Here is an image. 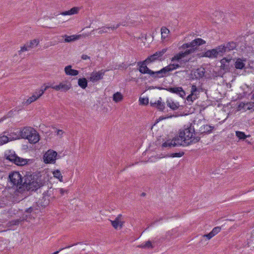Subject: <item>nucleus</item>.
<instances>
[{
	"label": "nucleus",
	"instance_id": "59",
	"mask_svg": "<svg viewBox=\"0 0 254 254\" xmlns=\"http://www.w3.org/2000/svg\"><path fill=\"white\" fill-rule=\"evenodd\" d=\"M72 246H73V245L71 246H66L65 248H61V249L59 250V251H56V252H54V253H53L52 254H58L61 251L64 250V249L70 248Z\"/></svg>",
	"mask_w": 254,
	"mask_h": 254
},
{
	"label": "nucleus",
	"instance_id": "21",
	"mask_svg": "<svg viewBox=\"0 0 254 254\" xmlns=\"http://www.w3.org/2000/svg\"><path fill=\"white\" fill-rule=\"evenodd\" d=\"M239 107L243 108L246 110H250L254 108V102L241 103L240 104Z\"/></svg>",
	"mask_w": 254,
	"mask_h": 254
},
{
	"label": "nucleus",
	"instance_id": "2",
	"mask_svg": "<svg viewBox=\"0 0 254 254\" xmlns=\"http://www.w3.org/2000/svg\"><path fill=\"white\" fill-rule=\"evenodd\" d=\"M20 138L27 139L30 143H36L39 141V135L32 127H24L19 130Z\"/></svg>",
	"mask_w": 254,
	"mask_h": 254
},
{
	"label": "nucleus",
	"instance_id": "62",
	"mask_svg": "<svg viewBox=\"0 0 254 254\" xmlns=\"http://www.w3.org/2000/svg\"><path fill=\"white\" fill-rule=\"evenodd\" d=\"M158 222V220H156V221H155L154 222H152L150 225H147V228H146V229H148L150 227L152 226H153V225H154V224H155L156 222Z\"/></svg>",
	"mask_w": 254,
	"mask_h": 254
},
{
	"label": "nucleus",
	"instance_id": "35",
	"mask_svg": "<svg viewBox=\"0 0 254 254\" xmlns=\"http://www.w3.org/2000/svg\"><path fill=\"white\" fill-rule=\"evenodd\" d=\"M161 32L162 39H164L167 36L168 34L170 32V31L166 27H162L161 29Z\"/></svg>",
	"mask_w": 254,
	"mask_h": 254
},
{
	"label": "nucleus",
	"instance_id": "41",
	"mask_svg": "<svg viewBox=\"0 0 254 254\" xmlns=\"http://www.w3.org/2000/svg\"><path fill=\"white\" fill-rule=\"evenodd\" d=\"M39 43V41L38 39H34L31 40L29 43H27L28 47L30 48H33L34 47V45L36 44V45H38Z\"/></svg>",
	"mask_w": 254,
	"mask_h": 254
},
{
	"label": "nucleus",
	"instance_id": "7",
	"mask_svg": "<svg viewBox=\"0 0 254 254\" xmlns=\"http://www.w3.org/2000/svg\"><path fill=\"white\" fill-rule=\"evenodd\" d=\"M57 153L53 150H48L44 156V162L46 163H54Z\"/></svg>",
	"mask_w": 254,
	"mask_h": 254
},
{
	"label": "nucleus",
	"instance_id": "24",
	"mask_svg": "<svg viewBox=\"0 0 254 254\" xmlns=\"http://www.w3.org/2000/svg\"><path fill=\"white\" fill-rule=\"evenodd\" d=\"M63 38H64V42L65 43H69L77 40L79 37L77 36L71 35L68 36L67 35H64L62 36Z\"/></svg>",
	"mask_w": 254,
	"mask_h": 254
},
{
	"label": "nucleus",
	"instance_id": "57",
	"mask_svg": "<svg viewBox=\"0 0 254 254\" xmlns=\"http://www.w3.org/2000/svg\"><path fill=\"white\" fill-rule=\"evenodd\" d=\"M56 132L57 134L59 136H62L63 134L64 133V131L62 129H57Z\"/></svg>",
	"mask_w": 254,
	"mask_h": 254
},
{
	"label": "nucleus",
	"instance_id": "47",
	"mask_svg": "<svg viewBox=\"0 0 254 254\" xmlns=\"http://www.w3.org/2000/svg\"><path fill=\"white\" fill-rule=\"evenodd\" d=\"M197 48H190V49L186 50L185 52H184V53L185 55V56L190 55L191 53H193L194 52V51L196 50Z\"/></svg>",
	"mask_w": 254,
	"mask_h": 254
},
{
	"label": "nucleus",
	"instance_id": "63",
	"mask_svg": "<svg viewBox=\"0 0 254 254\" xmlns=\"http://www.w3.org/2000/svg\"><path fill=\"white\" fill-rule=\"evenodd\" d=\"M157 103L156 102H154V103H152V101L150 102V105L152 107H156L157 106Z\"/></svg>",
	"mask_w": 254,
	"mask_h": 254
},
{
	"label": "nucleus",
	"instance_id": "44",
	"mask_svg": "<svg viewBox=\"0 0 254 254\" xmlns=\"http://www.w3.org/2000/svg\"><path fill=\"white\" fill-rule=\"evenodd\" d=\"M197 97L196 95L190 94L187 97V100L188 102H192Z\"/></svg>",
	"mask_w": 254,
	"mask_h": 254
},
{
	"label": "nucleus",
	"instance_id": "34",
	"mask_svg": "<svg viewBox=\"0 0 254 254\" xmlns=\"http://www.w3.org/2000/svg\"><path fill=\"white\" fill-rule=\"evenodd\" d=\"M236 135L239 139L244 140L247 137L250 136V135H246L244 132L240 131H236Z\"/></svg>",
	"mask_w": 254,
	"mask_h": 254
},
{
	"label": "nucleus",
	"instance_id": "16",
	"mask_svg": "<svg viewBox=\"0 0 254 254\" xmlns=\"http://www.w3.org/2000/svg\"><path fill=\"white\" fill-rule=\"evenodd\" d=\"M122 216L121 214H119L116 218L115 220H111L112 225L115 229H117L118 228V227H120V228H122L123 225V222L121 221Z\"/></svg>",
	"mask_w": 254,
	"mask_h": 254
},
{
	"label": "nucleus",
	"instance_id": "22",
	"mask_svg": "<svg viewBox=\"0 0 254 254\" xmlns=\"http://www.w3.org/2000/svg\"><path fill=\"white\" fill-rule=\"evenodd\" d=\"M167 105L173 110H176L180 107V104L178 102L175 103L172 100H168L166 101Z\"/></svg>",
	"mask_w": 254,
	"mask_h": 254
},
{
	"label": "nucleus",
	"instance_id": "52",
	"mask_svg": "<svg viewBox=\"0 0 254 254\" xmlns=\"http://www.w3.org/2000/svg\"><path fill=\"white\" fill-rule=\"evenodd\" d=\"M30 215L29 214H23L22 217L21 218L22 220V222H23L24 221H27L29 218H30Z\"/></svg>",
	"mask_w": 254,
	"mask_h": 254
},
{
	"label": "nucleus",
	"instance_id": "40",
	"mask_svg": "<svg viewBox=\"0 0 254 254\" xmlns=\"http://www.w3.org/2000/svg\"><path fill=\"white\" fill-rule=\"evenodd\" d=\"M156 108L161 111H163L165 108V103H162L160 101L158 100L157 103Z\"/></svg>",
	"mask_w": 254,
	"mask_h": 254
},
{
	"label": "nucleus",
	"instance_id": "32",
	"mask_svg": "<svg viewBox=\"0 0 254 254\" xmlns=\"http://www.w3.org/2000/svg\"><path fill=\"white\" fill-rule=\"evenodd\" d=\"M54 177L57 178L60 182H63V176L59 170H56L53 172Z\"/></svg>",
	"mask_w": 254,
	"mask_h": 254
},
{
	"label": "nucleus",
	"instance_id": "51",
	"mask_svg": "<svg viewBox=\"0 0 254 254\" xmlns=\"http://www.w3.org/2000/svg\"><path fill=\"white\" fill-rule=\"evenodd\" d=\"M197 91V88L195 85H192L191 88V94L196 95L195 93Z\"/></svg>",
	"mask_w": 254,
	"mask_h": 254
},
{
	"label": "nucleus",
	"instance_id": "49",
	"mask_svg": "<svg viewBox=\"0 0 254 254\" xmlns=\"http://www.w3.org/2000/svg\"><path fill=\"white\" fill-rule=\"evenodd\" d=\"M221 230V227H214L212 230L211 231L213 234H214V236L216 235L217 234H218Z\"/></svg>",
	"mask_w": 254,
	"mask_h": 254
},
{
	"label": "nucleus",
	"instance_id": "46",
	"mask_svg": "<svg viewBox=\"0 0 254 254\" xmlns=\"http://www.w3.org/2000/svg\"><path fill=\"white\" fill-rule=\"evenodd\" d=\"M184 155V152L182 151V152H180L179 153H172V154H171L170 156L171 157H173V158H174V157H181L182 156H183Z\"/></svg>",
	"mask_w": 254,
	"mask_h": 254
},
{
	"label": "nucleus",
	"instance_id": "39",
	"mask_svg": "<svg viewBox=\"0 0 254 254\" xmlns=\"http://www.w3.org/2000/svg\"><path fill=\"white\" fill-rule=\"evenodd\" d=\"M168 66L170 69V71H172L175 69H176L177 68L181 67V64H170Z\"/></svg>",
	"mask_w": 254,
	"mask_h": 254
},
{
	"label": "nucleus",
	"instance_id": "60",
	"mask_svg": "<svg viewBox=\"0 0 254 254\" xmlns=\"http://www.w3.org/2000/svg\"><path fill=\"white\" fill-rule=\"evenodd\" d=\"M59 190H60V193L62 195H64L65 192L67 193V190H65L63 189H60Z\"/></svg>",
	"mask_w": 254,
	"mask_h": 254
},
{
	"label": "nucleus",
	"instance_id": "43",
	"mask_svg": "<svg viewBox=\"0 0 254 254\" xmlns=\"http://www.w3.org/2000/svg\"><path fill=\"white\" fill-rule=\"evenodd\" d=\"M161 70L164 77L168 75V72L170 71L168 65L163 67Z\"/></svg>",
	"mask_w": 254,
	"mask_h": 254
},
{
	"label": "nucleus",
	"instance_id": "36",
	"mask_svg": "<svg viewBox=\"0 0 254 254\" xmlns=\"http://www.w3.org/2000/svg\"><path fill=\"white\" fill-rule=\"evenodd\" d=\"M175 61H177L179 63H180V64H182V63H186L187 62H188L189 61V60H180L178 57L176 55H175L171 59V62H174Z\"/></svg>",
	"mask_w": 254,
	"mask_h": 254
},
{
	"label": "nucleus",
	"instance_id": "64",
	"mask_svg": "<svg viewBox=\"0 0 254 254\" xmlns=\"http://www.w3.org/2000/svg\"><path fill=\"white\" fill-rule=\"evenodd\" d=\"M173 116H174L171 115V116H169V117L171 118V117H172ZM168 118H169V117H168ZM166 118H167V117H160L159 119V120H163V119H166Z\"/></svg>",
	"mask_w": 254,
	"mask_h": 254
},
{
	"label": "nucleus",
	"instance_id": "38",
	"mask_svg": "<svg viewBox=\"0 0 254 254\" xmlns=\"http://www.w3.org/2000/svg\"><path fill=\"white\" fill-rule=\"evenodd\" d=\"M21 222H22L21 218H20L19 219H16V220H13L10 221L8 224H9V226H11L13 225H19Z\"/></svg>",
	"mask_w": 254,
	"mask_h": 254
},
{
	"label": "nucleus",
	"instance_id": "37",
	"mask_svg": "<svg viewBox=\"0 0 254 254\" xmlns=\"http://www.w3.org/2000/svg\"><path fill=\"white\" fill-rule=\"evenodd\" d=\"M9 141L10 140L8 136L6 135H2L0 136V145H2Z\"/></svg>",
	"mask_w": 254,
	"mask_h": 254
},
{
	"label": "nucleus",
	"instance_id": "28",
	"mask_svg": "<svg viewBox=\"0 0 254 254\" xmlns=\"http://www.w3.org/2000/svg\"><path fill=\"white\" fill-rule=\"evenodd\" d=\"M245 65V64L240 59H237L235 63V67L237 69H242L244 68Z\"/></svg>",
	"mask_w": 254,
	"mask_h": 254
},
{
	"label": "nucleus",
	"instance_id": "15",
	"mask_svg": "<svg viewBox=\"0 0 254 254\" xmlns=\"http://www.w3.org/2000/svg\"><path fill=\"white\" fill-rule=\"evenodd\" d=\"M232 60V59H227L226 58H223L221 60V68L224 70L225 72L229 71L231 68L229 63Z\"/></svg>",
	"mask_w": 254,
	"mask_h": 254
},
{
	"label": "nucleus",
	"instance_id": "11",
	"mask_svg": "<svg viewBox=\"0 0 254 254\" xmlns=\"http://www.w3.org/2000/svg\"><path fill=\"white\" fill-rule=\"evenodd\" d=\"M71 87V84L69 82H63L59 85L53 86L52 88L57 91L66 92Z\"/></svg>",
	"mask_w": 254,
	"mask_h": 254
},
{
	"label": "nucleus",
	"instance_id": "53",
	"mask_svg": "<svg viewBox=\"0 0 254 254\" xmlns=\"http://www.w3.org/2000/svg\"><path fill=\"white\" fill-rule=\"evenodd\" d=\"M214 236V234H212L211 231L209 233L207 234H205L203 236V237H206L208 240H210Z\"/></svg>",
	"mask_w": 254,
	"mask_h": 254
},
{
	"label": "nucleus",
	"instance_id": "3",
	"mask_svg": "<svg viewBox=\"0 0 254 254\" xmlns=\"http://www.w3.org/2000/svg\"><path fill=\"white\" fill-rule=\"evenodd\" d=\"M6 159L14 163L18 166H23L26 165L28 161L27 159H23L17 156L14 152H9L8 154H5Z\"/></svg>",
	"mask_w": 254,
	"mask_h": 254
},
{
	"label": "nucleus",
	"instance_id": "58",
	"mask_svg": "<svg viewBox=\"0 0 254 254\" xmlns=\"http://www.w3.org/2000/svg\"><path fill=\"white\" fill-rule=\"evenodd\" d=\"M33 211V208L30 207L29 208L26 209L25 212L27 213H31Z\"/></svg>",
	"mask_w": 254,
	"mask_h": 254
},
{
	"label": "nucleus",
	"instance_id": "48",
	"mask_svg": "<svg viewBox=\"0 0 254 254\" xmlns=\"http://www.w3.org/2000/svg\"><path fill=\"white\" fill-rule=\"evenodd\" d=\"M27 46L28 45L26 43L24 46L21 47L20 50L18 51V54L20 55L22 52L28 51L30 48H29Z\"/></svg>",
	"mask_w": 254,
	"mask_h": 254
},
{
	"label": "nucleus",
	"instance_id": "18",
	"mask_svg": "<svg viewBox=\"0 0 254 254\" xmlns=\"http://www.w3.org/2000/svg\"><path fill=\"white\" fill-rule=\"evenodd\" d=\"M33 179H32V175H26L24 176V181H23V178H22V189L20 190V191H22L26 188V186H28V182H31Z\"/></svg>",
	"mask_w": 254,
	"mask_h": 254
},
{
	"label": "nucleus",
	"instance_id": "17",
	"mask_svg": "<svg viewBox=\"0 0 254 254\" xmlns=\"http://www.w3.org/2000/svg\"><path fill=\"white\" fill-rule=\"evenodd\" d=\"M72 66L70 65H67L64 68V71L66 75L75 76L78 74L79 71L75 69L71 68Z\"/></svg>",
	"mask_w": 254,
	"mask_h": 254
},
{
	"label": "nucleus",
	"instance_id": "55",
	"mask_svg": "<svg viewBox=\"0 0 254 254\" xmlns=\"http://www.w3.org/2000/svg\"><path fill=\"white\" fill-rule=\"evenodd\" d=\"M176 55L181 61L183 60L182 59L186 57L183 52H179Z\"/></svg>",
	"mask_w": 254,
	"mask_h": 254
},
{
	"label": "nucleus",
	"instance_id": "10",
	"mask_svg": "<svg viewBox=\"0 0 254 254\" xmlns=\"http://www.w3.org/2000/svg\"><path fill=\"white\" fill-rule=\"evenodd\" d=\"M165 89L171 93L176 94L182 98H184L186 96V92L182 87H170Z\"/></svg>",
	"mask_w": 254,
	"mask_h": 254
},
{
	"label": "nucleus",
	"instance_id": "50",
	"mask_svg": "<svg viewBox=\"0 0 254 254\" xmlns=\"http://www.w3.org/2000/svg\"><path fill=\"white\" fill-rule=\"evenodd\" d=\"M167 50V48H164L160 51H157V53L161 58H163V56L166 53Z\"/></svg>",
	"mask_w": 254,
	"mask_h": 254
},
{
	"label": "nucleus",
	"instance_id": "13",
	"mask_svg": "<svg viewBox=\"0 0 254 254\" xmlns=\"http://www.w3.org/2000/svg\"><path fill=\"white\" fill-rule=\"evenodd\" d=\"M165 59V58H161L160 55L156 52L154 54L148 57L144 61V64L146 63H151L155 62L156 61H162Z\"/></svg>",
	"mask_w": 254,
	"mask_h": 254
},
{
	"label": "nucleus",
	"instance_id": "31",
	"mask_svg": "<svg viewBox=\"0 0 254 254\" xmlns=\"http://www.w3.org/2000/svg\"><path fill=\"white\" fill-rule=\"evenodd\" d=\"M151 76L154 78H161L164 77L161 72V70L157 71H152Z\"/></svg>",
	"mask_w": 254,
	"mask_h": 254
},
{
	"label": "nucleus",
	"instance_id": "1",
	"mask_svg": "<svg viewBox=\"0 0 254 254\" xmlns=\"http://www.w3.org/2000/svg\"><path fill=\"white\" fill-rule=\"evenodd\" d=\"M193 134L197 135L194 127L191 128L190 126L184 131H181L179 136H176L172 140H168L163 143L162 147L185 146H188L192 143H195L200 140V137L199 136H193Z\"/></svg>",
	"mask_w": 254,
	"mask_h": 254
},
{
	"label": "nucleus",
	"instance_id": "27",
	"mask_svg": "<svg viewBox=\"0 0 254 254\" xmlns=\"http://www.w3.org/2000/svg\"><path fill=\"white\" fill-rule=\"evenodd\" d=\"M78 84L82 89H85L87 86V80L85 78H79L78 80Z\"/></svg>",
	"mask_w": 254,
	"mask_h": 254
},
{
	"label": "nucleus",
	"instance_id": "20",
	"mask_svg": "<svg viewBox=\"0 0 254 254\" xmlns=\"http://www.w3.org/2000/svg\"><path fill=\"white\" fill-rule=\"evenodd\" d=\"M205 69L203 68H198L194 71V76L197 79L202 78L205 73Z\"/></svg>",
	"mask_w": 254,
	"mask_h": 254
},
{
	"label": "nucleus",
	"instance_id": "14",
	"mask_svg": "<svg viewBox=\"0 0 254 254\" xmlns=\"http://www.w3.org/2000/svg\"><path fill=\"white\" fill-rule=\"evenodd\" d=\"M105 70H101L98 72H92L90 76V80L92 82H97L103 78Z\"/></svg>",
	"mask_w": 254,
	"mask_h": 254
},
{
	"label": "nucleus",
	"instance_id": "25",
	"mask_svg": "<svg viewBox=\"0 0 254 254\" xmlns=\"http://www.w3.org/2000/svg\"><path fill=\"white\" fill-rule=\"evenodd\" d=\"M137 247L142 248V249H153L154 248V246H153L151 241H148L144 243H143L141 245H139L137 246Z\"/></svg>",
	"mask_w": 254,
	"mask_h": 254
},
{
	"label": "nucleus",
	"instance_id": "29",
	"mask_svg": "<svg viewBox=\"0 0 254 254\" xmlns=\"http://www.w3.org/2000/svg\"><path fill=\"white\" fill-rule=\"evenodd\" d=\"M215 49L217 52L218 56H222L223 54L226 53V52L225 51V47L224 44L223 45H221L217 47Z\"/></svg>",
	"mask_w": 254,
	"mask_h": 254
},
{
	"label": "nucleus",
	"instance_id": "12",
	"mask_svg": "<svg viewBox=\"0 0 254 254\" xmlns=\"http://www.w3.org/2000/svg\"><path fill=\"white\" fill-rule=\"evenodd\" d=\"M144 61L142 62H139L137 63V65L139 66L138 70L139 72L143 74L147 73L151 75L152 71L147 66V65L150 63H146L144 64Z\"/></svg>",
	"mask_w": 254,
	"mask_h": 254
},
{
	"label": "nucleus",
	"instance_id": "56",
	"mask_svg": "<svg viewBox=\"0 0 254 254\" xmlns=\"http://www.w3.org/2000/svg\"><path fill=\"white\" fill-rule=\"evenodd\" d=\"M121 25H122V24L121 23H119L118 24H117L116 25V26H110V28H111V29L112 30H115V29H117L118 28H119ZM122 25L125 26V24H122Z\"/></svg>",
	"mask_w": 254,
	"mask_h": 254
},
{
	"label": "nucleus",
	"instance_id": "54",
	"mask_svg": "<svg viewBox=\"0 0 254 254\" xmlns=\"http://www.w3.org/2000/svg\"><path fill=\"white\" fill-rule=\"evenodd\" d=\"M176 55L181 61L183 60L182 59L186 57L183 52H179Z\"/></svg>",
	"mask_w": 254,
	"mask_h": 254
},
{
	"label": "nucleus",
	"instance_id": "61",
	"mask_svg": "<svg viewBox=\"0 0 254 254\" xmlns=\"http://www.w3.org/2000/svg\"><path fill=\"white\" fill-rule=\"evenodd\" d=\"M81 59L83 60H86L87 59H90V57L86 55H82L81 56Z\"/></svg>",
	"mask_w": 254,
	"mask_h": 254
},
{
	"label": "nucleus",
	"instance_id": "9",
	"mask_svg": "<svg viewBox=\"0 0 254 254\" xmlns=\"http://www.w3.org/2000/svg\"><path fill=\"white\" fill-rule=\"evenodd\" d=\"M48 88V87L46 86L44 88V89H41L39 90L38 92H35V93L31 97H29L27 100V101H26V104L28 105L31 104L33 102L36 101L44 94V92L47 90Z\"/></svg>",
	"mask_w": 254,
	"mask_h": 254
},
{
	"label": "nucleus",
	"instance_id": "5",
	"mask_svg": "<svg viewBox=\"0 0 254 254\" xmlns=\"http://www.w3.org/2000/svg\"><path fill=\"white\" fill-rule=\"evenodd\" d=\"M205 41L201 38H197L192 41L190 43L184 44L181 48L183 49H185L187 48H197L198 46H200L203 44H205Z\"/></svg>",
	"mask_w": 254,
	"mask_h": 254
},
{
	"label": "nucleus",
	"instance_id": "23",
	"mask_svg": "<svg viewBox=\"0 0 254 254\" xmlns=\"http://www.w3.org/2000/svg\"><path fill=\"white\" fill-rule=\"evenodd\" d=\"M204 56L208 58H216L218 57L217 52L215 49L208 50L205 52Z\"/></svg>",
	"mask_w": 254,
	"mask_h": 254
},
{
	"label": "nucleus",
	"instance_id": "42",
	"mask_svg": "<svg viewBox=\"0 0 254 254\" xmlns=\"http://www.w3.org/2000/svg\"><path fill=\"white\" fill-rule=\"evenodd\" d=\"M111 29L110 26H103L101 28L99 29V33L100 34H102L104 33H107L109 32V30Z\"/></svg>",
	"mask_w": 254,
	"mask_h": 254
},
{
	"label": "nucleus",
	"instance_id": "19",
	"mask_svg": "<svg viewBox=\"0 0 254 254\" xmlns=\"http://www.w3.org/2000/svg\"><path fill=\"white\" fill-rule=\"evenodd\" d=\"M224 46L225 51L227 53L235 49L237 46V44L233 41H231L224 44Z\"/></svg>",
	"mask_w": 254,
	"mask_h": 254
},
{
	"label": "nucleus",
	"instance_id": "6",
	"mask_svg": "<svg viewBox=\"0 0 254 254\" xmlns=\"http://www.w3.org/2000/svg\"><path fill=\"white\" fill-rule=\"evenodd\" d=\"M196 134H204L210 133L212 132V130L214 129V127L208 125H203L199 127L198 129L197 128L198 127V124H196Z\"/></svg>",
	"mask_w": 254,
	"mask_h": 254
},
{
	"label": "nucleus",
	"instance_id": "33",
	"mask_svg": "<svg viewBox=\"0 0 254 254\" xmlns=\"http://www.w3.org/2000/svg\"><path fill=\"white\" fill-rule=\"evenodd\" d=\"M8 137L10 141L20 138V135L19 134V131H17L16 132L11 133L9 135Z\"/></svg>",
	"mask_w": 254,
	"mask_h": 254
},
{
	"label": "nucleus",
	"instance_id": "26",
	"mask_svg": "<svg viewBox=\"0 0 254 254\" xmlns=\"http://www.w3.org/2000/svg\"><path fill=\"white\" fill-rule=\"evenodd\" d=\"M78 10H79V8L78 7H73L69 10L63 12L62 13V14L64 15H72V14L77 13L78 12Z\"/></svg>",
	"mask_w": 254,
	"mask_h": 254
},
{
	"label": "nucleus",
	"instance_id": "4",
	"mask_svg": "<svg viewBox=\"0 0 254 254\" xmlns=\"http://www.w3.org/2000/svg\"><path fill=\"white\" fill-rule=\"evenodd\" d=\"M22 176L18 172H13L9 175V179L10 182L13 185L16 186L17 188H18L19 191L22 188Z\"/></svg>",
	"mask_w": 254,
	"mask_h": 254
},
{
	"label": "nucleus",
	"instance_id": "30",
	"mask_svg": "<svg viewBox=\"0 0 254 254\" xmlns=\"http://www.w3.org/2000/svg\"><path fill=\"white\" fill-rule=\"evenodd\" d=\"M113 98L115 102H119L123 99V96L120 92H117L113 95Z\"/></svg>",
	"mask_w": 254,
	"mask_h": 254
},
{
	"label": "nucleus",
	"instance_id": "45",
	"mask_svg": "<svg viewBox=\"0 0 254 254\" xmlns=\"http://www.w3.org/2000/svg\"><path fill=\"white\" fill-rule=\"evenodd\" d=\"M140 104L143 105H146L148 104V98H140L139 100Z\"/></svg>",
	"mask_w": 254,
	"mask_h": 254
},
{
	"label": "nucleus",
	"instance_id": "8",
	"mask_svg": "<svg viewBox=\"0 0 254 254\" xmlns=\"http://www.w3.org/2000/svg\"><path fill=\"white\" fill-rule=\"evenodd\" d=\"M44 183L41 182L40 180L37 179L35 181L34 179L31 182H28V186H26L27 190H36L44 186Z\"/></svg>",
	"mask_w": 254,
	"mask_h": 254
}]
</instances>
